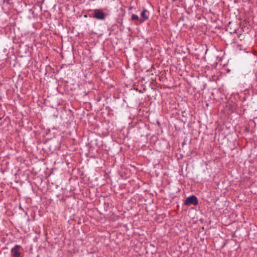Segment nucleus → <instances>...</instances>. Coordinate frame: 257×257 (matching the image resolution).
Instances as JSON below:
<instances>
[{
    "mask_svg": "<svg viewBox=\"0 0 257 257\" xmlns=\"http://www.w3.org/2000/svg\"><path fill=\"white\" fill-rule=\"evenodd\" d=\"M198 203L197 198L195 195L188 197L184 202V205L190 206V205H196Z\"/></svg>",
    "mask_w": 257,
    "mask_h": 257,
    "instance_id": "obj_2",
    "label": "nucleus"
},
{
    "mask_svg": "<svg viewBox=\"0 0 257 257\" xmlns=\"http://www.w3.org/2000/svg\"><path fill=\"white\" fill-rule=\"evenodd\" d=\"M92 15L93 18L99 20H104L106 16V14H104L102 11L99 9L94 10Z\"/></svg>",
    "mask_w": 257,
    "mask_h": 257,
    "instance_id": "obj_1",
    "label": "nucleus"
},
{
    "mask_svg": "<svg viewBox=\"0 0 257 257\" xmlns=\"http://www.w3.org/2000/svg\"><path fill=\"white\" fill-rule=\"evenodd\" d=\"M131 19L132 20L138 21L140 22V19L138 15L135 14H132L131 16Z\"/></svg>",
    "mask_w": 257,
    "mask_h": 257,
    "instance_id": "obj_5",
    "label": "nucleus"
},
{
    "mask_svg": "<svg viewBox=\"0 0 257 257\" xmlns=\"http://www.w3.org/2000/svg\"><path fill=\"white\" fill-rule=\"evenodd\" d=\"M141 18H140V23H142L147 20L149 17V12L146 9L143 10L141 14Z\"/></svg>",
    "mask_w": 257,
    "mask_h": 257,
    "instance_id": "obj_4",
    "label": "nucleus"
},
{
    "mask_svg": "<svg viewBox=\"0 0 257 257\" xmlns=\"http://www.w3.org/2000/svg\"><path fill=\"white\" fill-rule=\"evenodd\" d=\"M21 246L20 245H16L11 249L12 255L14 257H19L20 256V250Z\"/></svg>",
    "mask_w": 257,
    "mask_h": 257,
    "instance_id": "obj_3",
    "label": "nucleus"
}]
</instances>
